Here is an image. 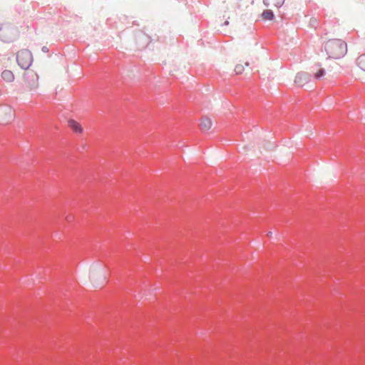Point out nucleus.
<instances>
[{"label":"nucleus","mask_w":365,"mask_h":365,"mask_svg":"<svg viewBox=\"0 0 365 365\" xmlns=\"http://www.w3.org/2000/svg\"><path fill=\"white\" fill-rule=\"evenodd\" d=\"M324 50L328 58L339 59L347 53V43L340 38H331L324 43Z\"/></svg>","instance_id":"1"},{"label":"nucleus","mask_w":365,"mask_h":365,"mask_svg":"<svg viewBox=\"0 0 365 365\" xmlns=\"http://www.w3.org/2000/svg\"><path fill=\"white\" fill-rule=\"evenodd\" d=\"M24 81L28 90L35 91L38 86V76L33 70H28L24 72Z\"/></svg>","instance_id":"2"},{"label":"nucleus","mask_w":365,"mask_h":365,"mask_svg":"<svg viewBox=\"0 0 365 365\" xmlns=\"http://www.w3.org/2000/svg\"><path fill=\"white\" fill-rule=\"evenodd\" d=\"M32 54L27 49H22L16 54L18 64L24 69H27L32 63Z\"/></svg>","instance_id":"3"},{"label":"nucleus","mask_w":365,"mask_h":365,"mask_svg":"<svg viewBox=\"0 0 365 365\" xmlns=\"http://www.w3.org/2000/svg\"><path fill=\"white\" fill-rule=\"evenodd\" d=\"M14 110L9 106H0V123L7 124L14 119Z\"/></svg>","instance_id":"4"},{"label":"nucleus","mask_w":365,"mask_h":365,"mask_svg":"<svg viewBox=\"0 0 365 365\" xmlns=\"http://www.w3.org/2000/svg\"><path fill=\"white\" fill-rule=\"evenodd\" d=\"M213 123L212 120L207 116H204L201 118L200 128L202 131L207 132L212 127Z\"/></svg>","instance_id":"5"},{"label":"nucleus","mask_w":365,"mask_h":365,"mask_svg":"<svg viewBox=\"0 0 365 365\" xmlns=\"http://www.w3.org/2000/svg\"><path fill=\"white\" fill-rule=\"evenodd\" d=\"M312 73L316 79H321L324 76L325 71L320 65L316 64L312 67Z\"/></svg>","instance_id":"6"},{"label":"nucleus","mask_w":365,"mask_h":365,"mask_svg":"<svg viewBox=\"0 0 365 365\" xmlns=\"http://www.w3.org/2000/svg\"><path fill=\"white\" fill-rule=\"evenodd\" d=\"M265 6L271 8H279L284 3V0H263Z\"/></svg>","instance_id":"7"},{"label":"nucleus","mask_w":365,"mask_h":365,"mask_svg":"<svg viewBox=\"0 0 365 365\" xmlns=\"http://www.w3.org/2000/svg\"><path fill=\"white\" fill-rule=\"evenodd\" d=\"M308 76L305 73H299L295 77V83L299 86H302L308 82Z\"/></svg>","instance_id":"8"},{"label":"nucleus","mask_w":365,"mask_h":365,"mask_svg":"<svg viewBox=\"0 0 365 365\" xmlns=\"http://www.w3.org/2000/svg\"><path fill=\"white\" fill-rule=\"evenodd\" d=\"M69 127L76 133H82L83 128L81 125L75 120H69L68 122Z\"/></svg>","instance_id":"9"},{"label":"nucleus","mask_w":365,"mask_h":365,"mask_svg":"<svg viewBox=\"0 0 365 365\" xmlns=\"http://www.w3.org/2000/svg\"><path fill=\"white\" fill-rule=\"evenodd\" d=\"M1 78L6 82H12L14 80V75L12 71L9 70H4L1 73Z\"/></svg>","instance_id":"10"},{"label":"nucleus","mask_w":365,"mask_h":365,"mask_svg":"<svg viewBox=\"0 0 365 365\" xmlns=\"http://www.w3.org/2000/svg\"><path fill=\"white\" fill-rule=\"evenodd\" d=\"M262 17L264 20H272L274 17L273 12L271 9H267L262 14Z\"/></svg>","instance_id":"11"},{"label":"nucleus","mask_w":365,"mask_h":365,"mask_svg":"<svg viewBox=\"0 0 365 365\" xmlns=\"http://www.w3.org/2000/svg\"><path fill=\"white\" fill-rule=\"evenodd\" d=\"M357 65L365 72V53L357 58Z\"/></svg>","instance_id":"12"},{"label":"nucleus","mask_w":365,"mask_h":365,"mask_svg":"<svg viewBox=\"0 0 365 365\" xmlns=\"http://www.w3.org/2000/svg\"><path fill=\"white\" fill-rule=\"evenodd\" d=\"M235 70L237 73H242L244 71V67L242 65H237Z\"/></svg>","instance_id":"13"},{"label":"nucleus","mask_w":365,"mask_h":365,"mask_svg":"<svg viewBox=\"0 0 365 365\" xmlns=\"http://www.w3.org/2000/svg\"><path fill=\"white\" fill-rule=\"evenodd\" d=\"M272 232H269L267 233V236H268V237H272Z\"/></svg>","instance_id":"14"},{"label":"nucleus","mask_w":365,"mask_h":365,"mask_svg":"<svg viewBox=\"0 0 365 365\" xmlns=\"http://www.w3.org/2000/svg\"><path fill=\"white\" fill-rule=\"evenodd\" d=\"M311 21H312V23H317V20L315 19H311Z\"/></svg>","instance_id":"15"}]
</instances>
